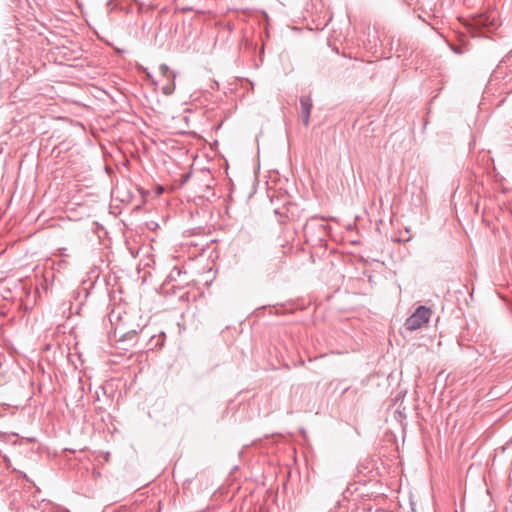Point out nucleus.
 <instances>
[{
	"instance_id": "nucleus-1",
	"label": "nucleus",
	"mask_w": 512,
	"mask_h": 512,
	"mask_svg": "<svg viewBox=\"0 0 512 512\" xmlns=\"http://www.w3.org/2000/svg\"><path fill=\"white\" fill-rule=\"evenodd\" d=\"M331 227L325 222L324 218L317 216L307 220L303 227L305 236H316V239L322 241L329 235Z\"/></svg>"
},
{
	"instance_id": "nucleus-2",
	"label": "nucleus",
	"mask_w": 512,
	"mask_h": 512,
	"mask_svg": "<svg viewBox=\"0 0 512 512\" xmlns=\"http://www.w3.org/2000/svg\"><path fill=\"white\" fill-rule=\"evenodd\" d=\"M432 311L425 306H419L415 312L410 315L405 321V328L408 331H415L423 324L427 323L431 317Z\"/></svg>"
},
{
	"instance_id": "nucleus-3",
	"label": "nucleus",
	"mask_w": 512,
	"mask_h": 512,
	"mask_svg": "<svg viewBox=\"0 0 512 512\" xmlns=\"http://www.w3.org/2000/svg\"><path fill=\"white\" fill-rule=\"evenodd\" d=\"M300 106H301V118L302 122L305 126L309 125L310 114L312 109V99L308 95H303L300 97Z\"/></svg>"
},
{
	"instance_id": "nucleus-4",
	"label": "nucleus",
	"mask_w": 512,
	"mask_h": 512,
	"mask_svg": "<svg viewBox=\"0 0 512 512\" xmlns=\"http://www.w3.org/2000/svg\"><path fill=\"white\" fill-rule=\"evenodd\" d=\"M182 274L184 276H187V272H182L179 268L177 267H174L173 270L171 271L170 275H169V278L172 280V281H178V278H180L182 276Z\"/></svg>"
},
{
	"instance_id": "nucleus-5",
	"label": "nucleus",
	"mask_w": 512,
	"mask_h": 512,
	"mask_svg": "<svg viewBox=\"0 0 512 512\" xmlns=\"http://www.w3.org/2000/svg\"><path fill=\"white\" fill-rule=\"evenodd\" d=\"M159 72L164 77H169V75L171 74V71H170L169 67L166 64H161L159 66Z\"/></svg>"
},
{
	"instance_id": "nucleus-6",
	"label": "nucleus",
	"mask_w": 512,
	"mask_h": 512,
	"mask_svg": "<svg viewBox=\"0 0 512 512\" xmlns=\"http://www.w3.org/2000/svg\"><path fill=\"white\" fill-rule=\"evenodd\" d=\"M192 175V170L190 169L187 173H185L184 175H182V179H181V183H186L190 176Z\"/></svg>"
},
{
	"instance_id": "nucleus-7",
	"label": "nucleus",
	"mask_w": 512,
	"mask_h": 512,
	"mask_svg": "<svg viewBox=\"0 0 512 512\" xmlns=\"http://www.w3.org/2000/svg\"><path fill=\"white\" fill-rule=\"evenodd\" d=\"M196 199H199L201 200L202 202H204V200H208L209 199V196L206 195V194H201V195H196L194 196V204H197L196 203Z\"/></svg>"
},
{
	"instance_id": "nucleus-8",
	"label": "nucleus",
	"mask_w": 512,
	"mask_h": 512,
	"mask_svg": "<svg viewBox=\"0 0 512 512\" xmlns=\"http://www.w3.org/2000/svg\"><path fill=\"white\" fill-rule=\"evenodd\" d=\"M189 290L183 292L182 294L179 295V300L181 301H188L189 299Z\"/></svg>"
},
{
	"instance_id": "nucleus-9",
	"label": "nucleus",
	"mask_w": 512,
	"mask_h": 512,
	"mask_svg": "<svg viewBox=\"0 0 512 512\" xmlns=\"http://www.w3.org/2000/svg\"><path fill=\"white\" fill-rule=\"evenodd\" d=\"M135 334H136V332H135L134 330H133V331H131V332H128V333H126V334L124 335L123 340L127 339V337H128V336H130V335L134 336Z\"/></svg>"
},
{
	"instance_id": "nucleus-10",
	"label": "nucleus",
	"mask_w": 512,
	"mask_h": 512,
	"mask_svg": "<svg viewBox=\"0 0 512 512\" xmlns=\"http://www.w3.org/2000/svg\"><path fill=\"white\" fill-rule=\"evenodd\" d=\"M205 189H206L207 193H210L211 195H213V193L211 192V187L209 185H205Z\"/></svg>"
},
{
	"instance_id": "nucleus-11",
	"label": "nucleus",
	"mask_w": 512,
	"mask_h": 512,
	"mask_svg": "<svg viewBox=\"0 0 512 512\" xmlns=\"http://www.w3.org/2000/svg\"><path fill=\"white\" fill-rule=\"evenodd\" d=\"M201 174H203V175H206V174H207V175H209V171H208V170H207V171H206V170H201Z\"/></svg>"
},
{
	"instance_id": "nucleus-12",
	"label": "nucleus",
	"mask_w": 512,
	"mask_h": 512,
	"mask_svg": "<svg viewBox=\"0 0 512 512\" xmlns=\"http://www.w3.org/2000/svg\"><path fill=\"white\" fill-rule=\"evenodd\" d=\"M479 22H480V24H482L483 26H488V24L485 22V20H483V21H482V20H480Z\"/></svg>"
},
{
	"instance_id": "nucleus-13",
	"label": "nucleus",
	"mask_w": 512,
	"mask_h": 512,
	"mask_svg": "<svg viewBox=\"0 0 512 512\" xmlns=\"http://www.w3.org/2000/svg\"><path fill=\"white\" fill-rule=\"evenodd\" d=\"M510 57H512V50L506 55L507 59H509Z\"/></svg>"
},
{
	"instance_id": "nucleus-14",
	"label": "nucleus",
	"mask_w": 512,
	"mask_h": 512,
	"mask_svg": "<svg viewBox=\"0 0 512 512\" xmlns=\"http://www.w3.org/2000/svg\"><path fill=\"white\" fill-rule=\"evenodd\" d=\"M208 274H209V275L211 274V275H212V278L214 277V273H212V269H209V270H208Z\"/></svg>"
},
{
	"instance_id": "nucleus-15",
	"label": "nucleus",
	"mask_w": 512,
	"mask_h": 512,
	"mask_svg": "<svg viewBox=\"0 0 512 512\" xmlns=\"http://www.w3.org/2000/svg\"><path fill=\"white\" fill-rule=\"evenodd\" d=\"M196 159H197V155H194V157H193L194 162L196 161Z\"/></svg>"
}]
</instances>
